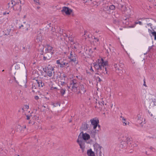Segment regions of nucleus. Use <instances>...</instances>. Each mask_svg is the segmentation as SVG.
<instances>
[{"mask_svg": "<svg viewBox=\"0 0 156 156\" xmlns=\"http://www.w3.org/2000/svg\"><path fill=\"white\" fill-rule=\"evenodd\" d=\"M31 116V115H26L27 119L28 120H29V119H30V116Z\"/></svg>", "mask_w": 156, "mask_h": 156, "instance_id": "40", "label": "nucleus"}, {"mask_svg": "<svg viewBox=\"0 0 156 156\" xmlns=\"http://www.w3.org/2000/svg\"><path fill=\"white\" fill-rule=\"evenodd\" d=\"M77 47L75 45L74 46H73V49H77Z\"/></svg>", "mask_w": 156, "mask_h": 156, "instance_id": "49", "label": "nucleus"}, {"mask_svg": "<svg viewBox=\"0 0 156 156\" xmlns=\"http://www.w3.org/2000/svg\"><path fill=\"white\" fill-rule=\"evenodd\" d=\"M144 86H145V87H146V84L145 83V82L144 81Z\"/></svg>", "mask_w": 156, "mask_h": 156, "instance_id": "60", "label": "nucleus"}, {"mask_svg": "<svg viewBox=\"0 0 156 156\" xmlns=\"http://www.w3.org/2000/svg\"><path fill=\"white\" fill-rule=\"evenodd\" d=\"M91 124L94 126L93 129H95L98 126V124L99 122V120L97 119L96 120L95 119H91L90 120Z\"/></svg>", "mask_w": 156, "mask_h": 156, "instance_id": "10", "label": "nucleus"}, {"mask_svg": "<svg viewBox=\"0 0 156 156\" xmlns=\"http://www.w3.org/2000/svg\"><path fill=\"white\" fill-rule=\"evenodd\" d=\"M137 120H140L141 118V117H140V115H138L137 116Z\"/></svg>", "mask_w": 156, "mask_h": 156, "instance_id": "41", "label": "nucleus"}, {"mask_svg": "<svg viewBox=\"0 0 156 156\" xmlns=\"http://www.w3.org/2000/svg\"><path fill=\"white\" fill-rule=\"evenodd\" d=\"M39 98V97L37 96H36L34 97V99L36 100H38Z\"/></svg>", "mask_w": 156, "mask_h": 156, "instance_id": "45", "label": "nucleus"}, {"mask_svg": "<svg viewBox=\"0 0 156 156\" xmlns=\"http://www.w3.org/2000/svg\"><path fill=\"white\" fill-rule=\"evenodd\" d=\"M147 25L148 26H150V27L151 29H152L151 30H152V29H153V27H152V24L151 23H148L147 24Z\"/></svg>", "mask_w": 156, "mask_h": 156, "instance_id": "35", "label": "nucleus"}, {"mask_svg": "<svg viewBox=\"0 0 156 156\" xmlns=\"http://www.w3.org/2000/svg\"><path fill=\"white\" fill-rule=\"evenodd\" d=\"M60 93L62 96H63L65 94V92L66 89L65 88H63L61 87L59 89Z\"/></svg>", "mask_w": 156, "mask_h": 156, "instance_id": "20", "label": "nucleus"}, {"mask_svg": "<svg viewBox=\"0 0 156 156\" xmlns=\"http://www.w3.org/2000/svg\"><path fill=\"white\" fill-rule=\"evenodd\" d=\"M82 133V137L83 140H86L90 138V136L89 134L86 133H83V132H81L80 133Z\"/></svg>", "mask_w": 156, "mask_h": 156, "instance_id": "14", "label": "nucleus"}, {"mask_svg": "<svg viewBox=\"0 0 156 156\" xmlns=\"http://www.w3.org/2000/svg\"><path fill=\"white\" fill-rule=\"evenodd\" d=\"M152 151L155 152L156 151V149L155 148H153V150H152Z\"/></svg>", "mask_w": 156, "mask_h": 156, "instance_id": "50", "label": "nucleus"}, {"mask_svg": "<svg viewBox=\"0 0 156 156\" xmlns=\"http://www.w3.org/2000/svg\"><path fill=\"white\" fill-rule=\"evenodd\" d=\"M148 112L149 113V115L151 116V117H153V118H154V115H153L151 113V112H150L149 111H148Z\"/></svg>", "mask_w": 156, "mask_h": 156, "instance_id": "39", "label": "nucleus"}, {"mask_svg": "<svg viewBox=\"0 0 156 156\" xmlns=\"http://www.w3.org/2000/svg\"><path fill=\"white\" fill-rule=\"evenodd\" d=\"M40 7L39 6H37V9H40Z\"/></svg>", "mask_w": 156, "mask_h": 156, "instance_id": "58", "label": "nucleus"}, {"mask_svg": "<svg viewBox=\"0 0 156 156\" xmlns=\"http://www.w3.org/2000/svg\"><path fill=\"white\" fill-rule=\"evenodd\" d=\"M23 27V25H21L20 27L19 28H20L22 27Z\"/></svg>", "mask_w": 156, "mask_h": 156, "instance_id": "57", "label": "nucleus"}, {"mask_svg": "<svg viewBox=\"0 0 156 156\" xmlns=\"http://www.w3.org/2000/svg\"><path fill=\"white\" fill-rule=\"evenodd\" d=\"M123 69L122 68L120 67V66H119L117 68V69H116V70L117 71H119V73H122L123 72L122 71Z\"/></svg>", "mask_w": 156, "mask_h": 156, "instance_id": "24", "label": "nucleus"}, {"mask_svg": "<svg viewBox=\"0 0 156 156\" xmlns=\"http://www.w3.org/2000/svg\"><path fill=\"white\" fill-rule=\"evenodd\" d=\"M121 118H122V120L123 121L122 122L124 126H126L127 125V122L126 121V119L124 118V117L121 116Z\"/></svg>", "mask_w": 156, "mask_h": 156, "instance_id": "25", "label": "nucleus"}, {"mask_svg": "<svg viewBox=\"0 0 156 156\" xmlns=\"http://www.w3.org/2000/svg\"><path fill=\"white\" fill-rule=\"evenodd\" d=\"M78 84L70 85L69 86H68V88H71L73 92H76L77 90V88Z\"/></svg>", "mask_w": 156, "mask_h": 156, "instance_id": "13", "label": "nucleus"}, {"mask_svg": "<svg viewBox=\"0 0 156 156\" xmlns=\"http://www.w3.org/2000/svg\"><path fill=\"white\" fill-rule=\"evenodd\" d=\"M47 75L49 76H51L53 75H54V68L52 67L51 66H50V65H48V66L47 67Z\"/></svg>", "mask_w": 156, "mask_h": 156, "instance_id": "5", "label": "nucleus"}, {"mask_svg": "<svg viewBox=\"0 0 156 156\" xmlns=\"http://www.w3.org/2000/svg\"><path fill=\"white\" fill-rule=\"evenodd\" d=\"M87 154L89 156H95L94 152L92 151L91 149L87 151Z\"/></svg>", "mask_w": 156, "mask_h": 156, "instance_id": "18", "label": "nucleus"}, {"mask_svg": "<svg viewBox=\"0 0 156 156\" xmlns=\"http://www.w3.org/2000/svg\"><path fill=\"white\" fill-rule=\"evenodd\" d=\"M43 70L44 71V72H46V73H47V68H43Z\"/></svg>", "mask_w": 156, "mask_h": 156, "instance_id": "42", "label": "nucleus"}, {"mask_svg": "<svg viewBox=\"0 0 156 156\" xmlns=\"http://www.w3.org/2000/svg\"><path fill=\"white\" fill-rule=\"evenodd\" d=\"M35 85H36L34 83L33 84V85H32V88L33 89L32 92H35V91L34 90V89H36V87H35Z\"/></svg>", "mask_w": 156, "mask_h": 156, "instance_id": "32", "label": "nucleus"}, {"mask_svg": "<svg viewBox=\"0 0 156 156\" xmlns=\"http://www.w3.org/2000/svg\"><path fill=\"white\" fill-rule=\"evenodd\" d=\"M96 130H95V131L94 130H92L91 131L90 133V135L92 137L94 138L95 137V131Z\"/></svg>", "mask_w": 156, "mask_h": 156, "instance_id": "26", "label": "nucleus"}, {"mask_svg": "<svg viewBox=\"0 0 156 156\" xmlns=\"http://www.w3.org/2000/svg\"><path fill=\"white\" fill-rule=\"evenodd\" d=\"M152 48V46H150V47H149V48H148V49H149V50H151V49Z\"/></svg>", "mask_w": 156, "mask_h": 156, "instance_id": "52", "label": "nucleus"}, {"mask_svg": "<svg viewBox=\"0 0 156 156\" xmlns=\"http://www.w3.org/2000/svg\"><path fill=\"white\" fill-rule=\"evenodd\" d=\"M88 127V125L86 123L84 122L83 123L82 126V129L83 130H86Z\"/></svg>", "mask_w": 156, "mask_h": 156, "instance_id": "17", "label": "nucleus"}, {"mask_svg": "<svg viewBox=\"0 0 156 156\" xmlns=\"http://www.w3.org/2000/svg\"><path fill=\"white\" fill-rule=\"evenodd\" d=\"M26 47H23V50H25L26 49Z\"/></svg>", "mask_w": 156, "mask_h": 156, "instance_id": "55", "label": "nucleus"}, {"mask_svg": "<svg viewBox=\"0 0 156 156\" xmlns=\"http://www.w3.org/2000/svg\"><path fill=\"white\" fill-rule=\"evenodd\" d=\"M94 41H95V42L99 41V39H98L97 38L95 37H94Z\"/></svg>", "mask_w": 156, "mask_h": 156, "instance_id": "36", "label": "nucleus"}, {"mask_svg": "<svg viewBox=\"0 0 156 156\" xmlns=\"http://www.w3.org/2000/svg\"><path fill=\"white\" fill-rule=\"evenodd\" d=\"M52 105L54 107L57 106L58 105H59V106H60V103H58V102L53 103H52Z\"/></svg>", "mask_w": 156, "mask_h": 156, "instance_id": "27", "label": "nucleus"}, {"mask_svg": "<svg viewBox=\"0 0 156 156\" xmlns=\"http://www.w3.org/2000/svg\"><path fill=\"white\" fill-rule=\"evenodd\" d=\"M80 136V135H79V136H78V138L77 139V142L79 144L80 148L82 149L83 151L85 148V146L84 145V143L83 140H80V139L79 138Z\"/></svg>", "mask_w": 156, "mask_h": 156, "instance_id": "12", "label": "nucleus"}, {"mask_svg": "<svg viewBox=\"0 0 156 156\" xmlns=\"http://www.w3.org/2000/svg\"><path fill=\"white\" fill-rule=\"evenodd\" d=\"M90 70L91 72H94V71L91 66H90Z\"/></svg>", "mask_w": 156, "mask_h": 156, "instance_id": "43", "label": "nucleus"}, {"mask_svg": "<svg viewBox=\"0 0 156 156\" xmlns=\"http://www.w3.org/2000/svg\"><path fill=\"white\" fill-rule=\"evenodd\" d=\"M84 32V35H85V34L87 33V31H85Z\"/></svg>", "mask_w": 156, "mask_h": 156, "instance_id": "63", "label": "nucleus"}, {"mask_svg": "<svg viewBox=\"0 0 156 156\" xmlns=\"http://www.w3.org/2000/svg\"><path fill=\"white\" fill-rule=\"evenodd\" d=\"M153 29H154H154H156V26L154 27V28H153Z\"/></svg>", "mask_w": 156, "mask_h": 156, "instance_id": "62", "label": "nucleus"}, {"mask_svg": "<svg viewBox=\"0 0 156 156\" xmlns=\"http://www.w3.org/2000/svg\"><path fill=\"white\" fill-rule=\"evenodd\" d=\"M35 84L36 86H38L39 88H43L45 85L44 82L40 79L36 80Z\"/></svg>", "mask_w": 156, "mask_h": 156, "instance_id": "7", "label": "nucleus"}, {"mask_svg": "<svg viewBox=\"0 0 156 156\" xmlns=\"http://www.w3.org/2000/svg\"><path fill=\"white\" fill-rule=\"evenodd\" d=\"M70 85H72L77 84V80L75 79H73L71 80L70 82Z\"/></svg>", "mask_w": 156, "mask_h": 156, "instance_id": "19", "label": "nucleus"}, {"mask_svg": "<svg viewBox=\"0 0 156 156\" xmlns=\"http://www.w3.org/2000/svg\"><path fill=\"white\" fill-rule=\"evenodd\" d=\"M56 63L60 65H61V62L60 60H58L56 61Z\"/></svg>", "mask_w": 156, "mask_h": 156, "instance_id": "34", "label": "nucleus"}, {"mask_svg": "<svg viewBox=\"0 0 156 156\" xmlns=\"http://www.w3.org/2000/svg\"><path fill=\"white\" fill-rule=\"evenodd\" d=\"M127 20H128V19H127V18H126L125 20H123V24H125V25H127L128 23H127L126 22H127Z\"/></svg>", "mask_w": 156, "mask_h": 156, "instance_id": "30", "label": "nucleus"}, {"mask_svg": "<svg viewBox=\"0 0 156 156\" xmlns=\"http://www.w3.org/2000/svg\"><path fill=\"white\" fill-rule=\"evenodd\" d=\"M11 3H8L9 7L14 8V9H16V10L20 11L21 10V1L20 0H19L17 2H15V1L12 0L11 1Z\"/></svg>", "mask_w": 156, "mask_h": 156, "instance_id": "2", "label": "nucleus"}, {"mask_svg": "<svg viewBox=\"0 0 156 156\" xmlns=\"http://www.w3.org/2000/svg\"><path fill=\"white\" fill-rule=\"evenodd\" d=\"M98 126V127H99V128H100V125H98V126Z\"/></svg>", "mask_w": 156, "mask_h": 156, "instance_id": "64", "label": "nucleus"}, {"mask_svg": "<svg viewBox=\"0 0 156 156\" xmlns=\"http://www.w3.org/2000/svg\"><path fill=\"white\" fill-rule=\"evenodd\" d=\"M12 131H11V133L12 134H13L14 133V131L12 129Z\"/></svg>", "mask_w": 156, "mask_h": 156, "instance_id": "51", "label": "nucleus"}, {"mask_svg": "<svg viewBox=\"0 0 156 156\" xmlns=\"http://www.w3.org/2000/svg\"><path fill=\"white\" fill-rule=\"evenodd\" d=\"M117 8L121 10L122 12L123 13H125L127 10L126 7L124 6L122 4L120 3L119 2L118 3V5Z\"/></svg>", "mask_w": 156, "mask_h": 156, "instance_id": "8", "label": "nucleus"}, {"mask_svg": "<svg viewBox=\"0 0 156 156\" xmlns=\"http://www.w3.org/2000/svg\"><path fill=\"white\" fill-rule=\"evenodd\" d=\"M98 79H99V81H101V79H100V77H98Z\"/></svg>", "mask_w": 156, "mask_h": 156, "instance_id": "61", "label": "nucleus"}, {"mask_svg": "<svg viewBox=\"0 0 156 156\" xmlns=\"http://www.w3.org/2000/svg\"><path fill=\"white\" fill-rule=\"evenodd\" d=\"M81 93V94L82 93H83L82 91L81 90H80L78 92V93L79 94V93Z\"/></svg>", "mask_w": 156, "mask_h": 156, "instance_id": "53", "label": "nucleus"}, {"mask_svg": "<svg viewBox=\"0 0 156 156\" xmlns=\"http://www.w3.org/2000/svg\"><path fill=\"white\" fill-rule=\"evenodd\" d=\"M65 64H66V62H65L63 61L61 62V65L60 66V67L61 68H63V67H64L65 66Z\"/></svg>", "mask_w": 156, "mask_h": 156, "instance_id": "29", "label": "nucleus"}, {"mask_svg": "<svg viewBox=\"0 0 156 156\" xmlns=\"http://www.w3.org/2000/svg\"><path fill=\"white\" fill-rule=\"evenodd\" d=\"M93 65L95 69L97 70L96 74L101 76L108 75L106 67L108 65L107 61L104 62L103 59L101 58L98 61L97 63L94 62Z\"/></svg>", "mask_w": 156, "mask_h": 156, "instance_id": "1", "label": "nucleus"}, {"mask_svg": "<svg viewBox=\"0 0 156 156\" xmlns=\"http://www.w3.org/2000/svg\"><path fill=\"white\" fill-rule=\"evenodd\" d=\"M44 46H42L41 48L38 49V51L40 52L41 55L43 57V60L44 61L48 60L51 58L52 54L51 53L45 52L44 53Z\"/></svg>", "mask_w": 156, "mask_h": 156, "instance_id": "3", "label": "nucleus"}, {"mask_svg": "<svg viewBox=\"0 0 156 156\" xmlns=\"http://www.w3.org/2000/svg\"><path fill=\"white\" fill-rule=\"evenodd\" d=\"M153 147H150V149L152 150V151L153 150Z\"/></svg>", "mask_w": 156, "mask_h": 156, "instance_id": "54", "label": "nucleus"}, {"mask_svg": "<svg viewBox=\"0 0 156 156\" xmlns=\"http://www.w3.org/2000/svg\"><path fill=\"white\" fill-rule=\"evenodd\" d=\"M9 12H7V14H9ZM6 14V12H5L3 13V14L4 15H5Z\"/></svg>", "mask_w": 156, "mask_h": 156, "instance_id": "56", "label": "nucleus"}, {"mask_svg": "<svg viewBox=\"0 0 156 156\" xmlns=\"http://www.w3.org/2000/svg\"><path fill=\"white\" fill-rule=\"evenodd\" d=\"M98 104L101 106L103 107L104 105V101L103 100V98H101L98 102Z\"/></svg>", "mask_w": 156, "mask_h": 156, "instance_id": "21", "label": "nucleus"}, {"mask_svg": "<svg viewBox=\"0 0 156 156\" xmlns=\"http://www.w3.org/2000/svg\"><path fill=\"white\" fill-rule=\"evenodd\" d=\"M94 150L96 151L97 153L101 152V148L102 147L99 144L97 143H95L94 145Z\"/></svg>", "mask_w": 156, "mask_h": 156, "instance_id": "11", "label": "nucleus"}, {"mask_svg": "<svg viewBox=\"0 0 156 156\" xmlns=\"http://www.w3.org/2000/svg\"><path fill=\"white\" fill-rule=\"evenodd\" d=\"M63 36L64 37H68V35L65 33H64L63 34Z\"/></svg>", "mask_w": 156, "mask_h": 156, "instance_id": "46", "label": "nucleus"}, {"mask_svg": "<svg viewBox=\"0 0 156 156\" xmlns=\"http://www.w3.org/2000/svg\"><path fill=\"white\" fill-rule=\"evenodd\" d=\"M65 66H66L67 67H68L69 66V65L68 63H66L65 64Z\"/></svg>", "mask_w": 156, "mask_h": 156, "instance_id": "47", "label": "nucleus"}, {"mask_svg": "<svg viewBox=\"0 0 156 156\" xmlns=\"http://www.w3.org/2000/svg\"><path fill=\"white\" fill-rule=\"evenodd\" d=\"M66 77L65 75H64L63 76V77L62 78V79H61V81H60L61 83H60L61 85H64L65 83L64 81H63L65 80V78Z\"/></svg>", "mask_w": 156, "mask_h": 156, "instance_id": "23", "label": "nucleus"}, {"mask_svg": "<svg viewBox=\"0 0 156 156\" xmlns=\"http://www.w3.org/2000/svg\"><path fill=\"white\" fill-rule=\"evenodd\" d=\"M119 66V65L117 64H114V67L115 68V69H117V68Z\"/></svg>", "mask_w": 156, "mask_h": 156, "instance_id": "33", "label": "nucleus"}, {"mask_svg": "<svg viewBox=\"0 0 156 156\" xmlns=\"http://www.w3.org/2000/svg\"><path fill=\"white\" fill-rule=\"evenodd\" d=\"M71 36L68 37L69 40L70 41L71 44H75L74 42V39L73 37Z\"/></svg>", "mask_w": 156, "mask_h": 156, "instance_id": "22", "label": "nucleus"}, {"mask_svg": "<svg viewBox=\"0 0 156 156\" xmlns=\"http://www.w3.org/2000/svg\"><path fill=\"white\" fill-rule=\"evenodd\" d=\"M68 59H70L69 62H73L75 65H76L78 63V62L77 59V55L73 53L71 51L70 53V55L68 57Z\"/></svg>", "mask_w": 156, "mask_h": 156, "instance_id": "4", "label": "nucleus"}, {"mask_svg": "<svg viewBox=\"0 0 156 156\" xmlns=\"http://www.w3.org/2000/svg\"><path fill=\"white\" fill-rule=\"evenodd\" d=\"M46 48L45 52L51 53L53 54L54 53V50H53V48L49 44H47L45 46Z\"/></svg>", "mask_w": 156, "mask_h": 156, "instance_id": "9", "label": "nucleus"}, {"mask_svg": "<svg viewBox=\"0 0 156 156\" xmlns=\"http://www.w3.org/2000/svg\"><path fill=\"white\" fill-rule=\"evenodd\" d=\"M24 108H22V110L23 112H24Z\"/></svg>", "mask_w": 156, "mask_h": 156, "instance_id": "59", "label": "nucleus"}, {"mask_svg": "<svg viewBox=\"0 0 156 156\" xmlns=\"http://www.w3.org/2000/svg\"><path fill=\"white\" fill-rule=\"evenodd\" d=\"M135 24H139L140 25H142V23L141 21H139V20H137V21H135Z\"/></svg>", "mask_w": 156, "mask_h": 156, "instance_id": "31", "label": "nucleus"}, {"mask_svg": "<svg viewBox=\"0 0 156 156\" xmlns=\"http://www.w3.org/2000/svg\"><path fill=\"white\" fill-rule=\"evenodd\" d=\"M115 5H110L109 6V9L112 10H114L115 9Z\"/></svg>", "mask_w": 156, "mask_h": 156, "instance_id": "28", "label": "nucleus"}, {"mask_svg": "<svg viewBox=\"0 0 156 156\" xmlns=\"http://www.w3.org/2000/svg\"><path fill=\"white\" fill-rule=\"evenodd\" d=\"M14 80L17 83V84H18V81L16 80V78L15 76H14L13 77Z\"/></svg>", "mask_w": 156, "mask_h": 156, "instance_id": "44", "label": "nucleus"}, {"mask_svg": "<svg viewBox=\"0 0 156 156\" xmlns=\"http://www.w3.org/2000/svg\"><path fill=\"white\" fill-rule=\"evenodd\" d=\"M85 86V85L81 84L79 86V90L82 91L83 94H84L86 91Z\"/></svg>", "mask_w": 156, "mask_h": 156, "instance_id": "16", "label": "nucleus"}, {"mask_svg": "<svg viewBox=\"0 0 156 156\" xmlns=\"http://www.w3.org/2000/svg\"><path fill=\"white\" fill-rule=\"evenodd\" d=\"M24 109H28L29 108V106L28 105H24Z\"/></svg>", "mask_w": 156, "mask_h": 156, "instance_id": "38", "label": "nucleus"}, {"mask_svg": "<svg viewBox=\"0 0 156 156\" xmlns=\"http://www.w3.org/2000/svg\"><path fill=\"white\" fill-rule=\"evenodd\" d=\"M35 2L38 3V4H39V1L38 0H34Z\"/></svg>", "mask_w": 156, "mask_h": 156, "instance_id": "48", "label": "nucleus"}, {"mask_svg": "<svg viewBox=\"0 0 156 156\" xmlns=\"http://www.w3.org/2000/svg\"><path fill=\"white\" fill-rule=\"evenodd\" d=\"M72 11L73 10L72 9L66 6L63 7L61 11L63 13H64L66 15H70L72 12Z\"/></svg>", "mask_w": 156, "mask_h": 156, "instance_id": "6", "label": "nucleus"}, {"mask_svg": "<svg viewBox=\"0 0 156 156\" xmlns=\"http://www.w3.org/2000/svg\"><path fill=\"white\" fill-rule=\"evenodd\" d=\"M148 32L149 34L150 35L151 37L152 35H151L152 34V36H154V40H156V32L153 29L151 30L150 29H148Z\"/></svg>", "mask_w": 156, "mask_h": 156, "instance_id": "15", "label": "nucleus"}, {"mask_svg": "<svg viewBox=\"0 0 156 156\" xmlns=\"http://www.w3.org/2000/svg\"><path fill=\"white\" fill-rule=\"evenodd\" d=\"M130 141V139L129 137H127L126 139V141L128 143Z\"/></svg>", "mask_w": 156, "mask_h": 156, "instance_id": "37", "label": "nucleus"}]
</instances>
